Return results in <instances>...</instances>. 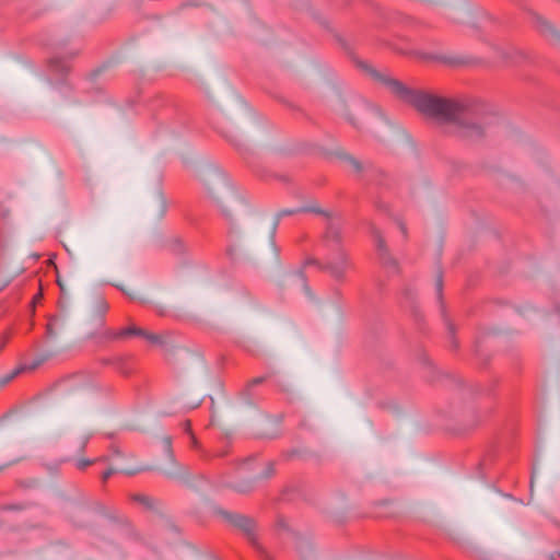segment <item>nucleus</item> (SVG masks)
<instances>
[{
  "label": "nucleus",
  "mask_w": 560,
  "mask_h": 560,
  "mask_svg": "<svg viewBox=\"0 0 560 560\" xmlns=\"http://www.w3.org/2000/svg\"><path fill=\"white\" fill-rule=\"evenodd\" d=\"M57 283H58L60 290L63 292L65 291V287H63L62 280H61L59 275H57Z\"/></svg>",
  "instance_id": "412c9836"
},
{
  "label": "nucleus",
  "mask_w": 560,
  "mask_h": 560,
  "mask_svg": "<svg viewBox=\"0 0 560 560\" xmlns=\"http://www.w3.org/2000/svg\"><path fill=\"white\" fill-rule=\"evenodd\" d=\"M19 374V370L13 371L12 373L8 374L5 377L0 380V385L3 386L11 382L16 375Z\"/></svg>",
  "instance_id": "f8f14e48"
},
{
  "label": "nucleus",
  "mask_w": 560,
  "mask_h": 560,
  "mask_svg": "<svg viewBox=\"0 0 560 560\" xmlns=\"http://www.w3.org/2000/svg\"><path fill=\"white\" fill-rule=\"evenodd\" d=\"M96 307H97V311L100 312L101 315L105 314L108 310V304L107 302L100 298L97 301H96Z\"/></svg>",
  "instance_id": "9b49d317"
},
{
  "label": "nucleus",
  "mask_w": 560,
  "mask_h": 560,
  "mask_svg": "<svg viewBox=\"0 0 560 560\" xmlns=\"http://www.w3.org/2000/svg\"><path fill=\"white\" fill-rule=\"evenodd\" d=\"M265 381L264 377H256L254 380H252L248 385L249 386H255V385H258V384H261L262 382Z\"/></svg>",
  "instance_id": "6ab92c4d"
},
{
  "label": "nucleus",
  "mask_w": 560,
  "mask_h": 560,
  "mask_svg": "<svg viewBox=\"0 0 560 560\" xmlns=\"http://www.w3.org/2000/svg\"><path fill=\"white\" fill-rule=\"evenodd\" d=\"M389 260H390L389 258H383V264H387V262H389Z\"/></svg>",
  "instance_id": "b1692460"
},
{
  "label": "nucleus",
  "mask_w": 560,
  "mask_h": 560,
  "mask_svg": "<svg viewBox=\"0 0 560 560\" xmlns=\"http://www.w3.org/2000/svg\"><path fill=\"white\" fill-rule=\"evenodd\" d=\"M56 322H57V319H55V318H54V319H50V320L48 322V324H47V334H48L49 336H54V335H55V331H54V325H55V323H56Z\"/></svg>",
  "instance_id": "dca6fc26"
},
{
  "label": "nucleus",
  "mask_w": 560,
  "mask_h": 560,
  "mask_svg": "<svg viewBox=\"0 0 560 560\" xmlns=\"http://www.w3.org/2000/svg\"><path fill=\"white\" fill-rule=\"evenodd\" d=\"M184 425H185V431L191 435L192 442H194V444H196L197 442H196L195 436L191 433L190 422L189 421H185Z\"/></svg>",
  "instance_id": "a211bd4d"
},
{
  "label": "nucleus",
  "mask_w": 560,
  "mask_h": 560,
  "mask_svg": "<svg viewBox=\"0 0 560 560\" xmlns=\"http://www.w3.org/2000/svg\"><path fill=\"white\" fill-rule=\"evenodd\" d=\"M162 444L165 452L170 455L171 458H173L171 436H164L162 440Z\"/></svg>",
  "instance_id": "9d476101"
},
{
  "label": "nucleus",
  "mask_w": 560,
  "mask_h": 560,
  "mask_svg": "<svg viewBox=\"0 0 560 560\" xmlns=\"http://www.w3.org/2000/svg\"><path fill=\"white\" fill-rule=\"evenodd\" d=\"M375 242L380 252H385V243L380 233H375Z\"/></svg>",
  "instance_id": "ddd939ff"
},
{
  "label": "nucleus",
  "mask_w": 560,
  "mask_h": 560,
  "mask_svg": "<svg viewBox=\"0 0 560 560\" xmlns=\"http://www.w3.org/2000/svg\"><path fill=\"white\" fill-rule=\"evenodd\" d=\"M144 329L136 327V326H129L127 328L120 329L118 331H108L107 337L109 339H119L127 336H143Z\"/></svg>",
  "instance_id": "20e7f679"
},
{
  "label": "nucleus",
  "mask_w": 560,
  "mask_h": 560,
  "mask_svg": "<svg viewBox=\"0 0 560 560\" xmlns=\"http://www.w3.org/2000/svg\"><path fill=\"white\" fill-rule=\"evenodd\" d=\"M143 470H145L144 467H139V468H132V469H125L121 472H124L125 475H128V476H133Z\"/></svg>",
  "instance_id": "2eb2a0df"
},
{
  "label": "nucleus",
  "mask_w": 560,
  "mask_h": 560,
  "mask_svg": "<svg viewBox=\"0 0 560 560\" xmlns=\"http://www.w3.org/2000/svg\"><path fill=\"white\" fill-rule=\"evenodd\" d=\"M42 296H43L42 292H38V293L34 296V299H33V303H37V302H39V301H40V299H42Z\"/></svg>",
  "instance_id": "4be33fe9"
},
{
  "label": "nucleus",
  "mask_w": 560,
  "mask_h": 560,
  "mask_svg": "<svg viewBox=\"0 0 560 560\" xmlns=\"http://www.w3.org/2000/svg\"><path fill=\"white\" fill-rule=\"evenodd\" d=\"M155 206L160 217H163L166 213L168 202L165 196L162 192H159L155 197Z\"/></svg>",
  "instance_id": "0eeeda50"
},
{
  "label": "nucleus",
  "mask_w": 560,
  "mask_h": 560,
  "mask_svg": "<svg viewBox=\"0 0 560 560\" xmlns=\"http://www.w3.org/2000/svg\"><path fill=\"white\" fill-rule=\"evenodd\" d=\"M340 226L336 221H329L328 226L326 229L324 241L327 246H330L332 249H340Z\"/></svg>",
  "instance_id": "7ed1b4c3"
},
{
  "label": "nucleus",
  "mask_w": 560,
  "mask_h": 560,
  "mask_svg": "<svg viewBox=\"0 0 560 560\" xmlns=\"http://www.w3.org/2000/svg\"><path fill=\"white\" fill-rule=\"evenodd\" d=\"M304 211H311V212L320 213V211L318 209H316V208L283 209V210H280L277 213V217H276L277 218V223L284 215H291V214H295V213L304 212Z\"/></svg>",
  "instance_id": "423d86ee"
},
{
  "label": "nucleus",
  "mask_w": 560,
  "mask_h": 560,
  "mask_svg": "<svg viewBox=\"0 0 560 560\" xmlns=\"http://www.w3.org/2000/svg\"><path fill=\"white\" fill-rule=\"evenodd\" d=\"M114 474H115L114 469H107L106 471H104L103 475H102L103 482H106L108 480V478L110 476H113Z\"/></svg>",
  "instance_id": "f3484780"
},
{
  "label": "nucleus",
  "mask_w": 560,
  "mask_h": 560,
  "mask_svg": "<svg viewBox=\"0 0 560 560\" xmlns=\"http://www.w3.org/2000/svg\"><path fill=\"white\" fill-rule=\"evenodd\" d=\"M129 357H115L108 363L116 366V369L125 375H128L131 372V369L128 366Z\"/></svg>",
  "instance_id": "39448f33"
},
{
  "label": "nucleus",
  "mask_w": 560,
  "mask_h": 560,
  "mask_svg": "<svg viewBox=\"0 0 560 560\" xmlns=\"http://www.w3.org/2000/svg\"><path fill=\"white\" fill-rule=\"evenodd\" d=\"M88 444V438H82L80 440V450H84Z\"/></svg>",
  "instance_id": "aec40b11"
},
{
  "label": "nucleus",
  "mask_w": 560,
  "mask_h": 560,
  "mask_svg": "<svg viewBox=\"0 0 560 560\" xmlns=\"http://www.w3.org/2000/svg\"><path fill=\"white\" fill-rule=\"evenodd\" d=\"M142 337L145 338L150 343H153V345H163L164 343V338L162 335H158V334H153V332H149V331L144 330V335Z\"/></svg>",
  "instance_id": "1a4fd4ad"
},
{
  "label": "nucleus",
  "mask_w": 560,
  "mask_h": 560,
  "mask_svg": "<svg viewBox=\"0 0 560 560\" xmlns=\"http://www.w3.org/2000/svg\"><path fill=\"white\" fill-rule=\"evenodd\" d=\"M326 268L336 280L341 281L345 279L347 271L352 268V264L348 255L342 249H338L328 257Z\"/></svg>",
  "instance_id": "f03ea898"
},
{
  "label": "nucleus",
  "mask_w": 560,
  "mask_h": 560,
  "mask_svg": "<svg viewBox=\"0 0 560 560\" xmlns=\"http://www.w3.org/2000/svg\"><path fill=\"white\" fill-rule=\"evenodd\" d=\"M380 80L393 94L412 105L421 114L445 125L446 132L468 140H477L486 133L485 125L467 103L410 90L389 77L380 75Z\"/></svg>",
  "instance_id": "f257e3e1"
},
{
  "label": "nucleus",
  "mask_w": 560,
  "mask_h": 560,
  "mask_svg": "<svg viewBox=\"0 0 560 560\" xmlns=\"http://www.w3.org/2000/svg\"><path fill=\"white\" fill-rule=\"evenodd\" d=\"M95 460H90V459H80L77 462V467L79 469H85L88 466L92 465Z\"/></svg>",
  "instance_id": "4468645a"
},
{
  "label": "nucleus",
  "mask_w": 560,
  "mask_h": 560,
  "mask_svg": "<svg viewBox=\"0 0 560 560\" xmlns=\"http://www.w3.org/2000/svg\"><path fill=\"white\" fill-rule=\"evenodd\" d=\"M131 500L133 502H137L141 505H143L144 508L147 509H150L152 506V500L151 498H149L148 495L145 494H140V493H137V494H132L131 497Z\"/></svg>",
  "instance_id": "6e6552de"
},
{
  "label": "nucleus",
  "mask_w": 560,
  "mask_h": 560,
  "mask_svg": "<svg viewBox=\"0 0 560 560\" xmlns=\"http://www.w3.org/2000/svg\"><path fill=\"white\" fill-rule=\"evenodd\" d=\"M436 285H438L439 293H441V290H442V279H441V277H439Z\"/></svg>",
  "instance_id": "5701e85b"
}]
</instances>
